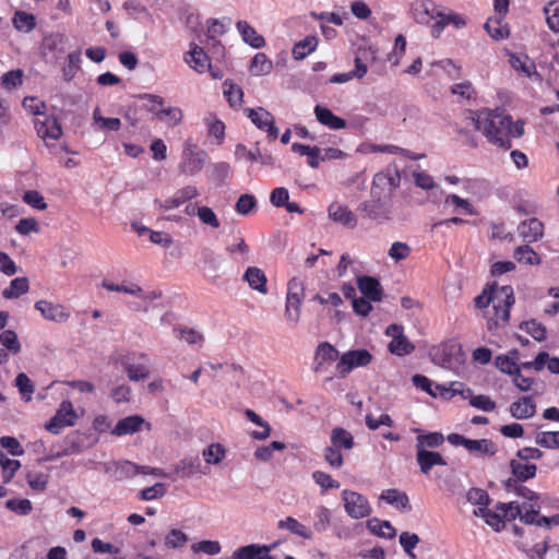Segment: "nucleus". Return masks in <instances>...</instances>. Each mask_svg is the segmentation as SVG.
<instances>
[{
    "mask_svg": "<svg viewBox=\"0 0 559 559\" xmlns=\"http://www.w3.org/2000/svg\"><path fill=\"white\" fill-rule=\"evenodd\" d=\"M174 472L188 478L200 474L202 473L200 459L198 456L185 457L175 465Z\"/></svg>",
    "mask_w": 559,
    "mask_h": 559,
    "instance_id": "obj_29",
    "label": "nucleus"
},
{
    "mask_svg": "<svg viewBox=\"0 0 559 559\" xmlns=\"http://www.w3.org/2000/svg\"><path fill=\"white\" fill-rule=\"evenodd\" d=\"M357 286L364 297L371 301H380L383 296V289L380 282L372 276L362 275L357 278Z\"/></svg>",
    "mask_w": 559,
    "mask_h": 559,
    "instance_id": "obj_16",
    "label": "nucleus"
},
{
    "mask_svg": "<svg viewBox=\"0 0 559 559\" xmlns=\"http://www.w3.org/2000/svg\"><path fill=\"white\" fill-rule=\"evenodd\" d=\"M304 292V283L299 278L293 277L288 282L286 301L301 302L305 295Z\"/></svg>",
    "mask_w": 559,
    "mask_h": 559,
    "instance_id": "obj_57",
    "label": "nucleus"
},
{
    "mask_svg": "<svg viewBox=\"0 0 559 559\" xmlns=\"http://www.w3.org/2000/svg\"><path fill=\"white\" fill-rule=\"evenodd\" d=\"M513 476L520 481H526L536 475L535 464H522L515 460L510 462Z\"/></svg>",
    "mask_w": 559,
    "mask_h": 559,
    "instance_id": "obj_44",
    "label": "nucleus"
},
{
    "mask_svg": "<svg viewBox=\"0 0 559 559\" xmlns=\"http://www.w3.org/2000/svg\"><path fill=\"white\" fill-rule=\"evenodd\" d=\"M185 61L199 73L204 72L210 64L209 57L197 44H191L190 50L185 56Z\"/></svg>",
    "mask_w": 559,
    "mask_h": 559,
    "instance_id": "obj_20",
    "label": "nucleus"
},
{
    "mask_svg": "<svg viewBox=\"0 0 559 559\" xmlns=\"http://www.w3.org/2000/svg\"><path fill=\"white\" fill-rule=\"evenodd\" d=\"M331 444L338 449L352 450L355 445L353 435L344 428L336 427L332 429L330 436Z\"/></svg>",
    "mask_w": 559,
    "mask_h": 559,
    "instance_id": "obj_32",
    "label": "nucleus"
},
{
    "mask_svg": "<svg viewBox=\"0 0 559 559\" xmlns=\"http://www.w3.org/2000/svg\"><path fill=\"white\" fill-rule=\"evenodd\" d=\"M224 86L227 88L224 90V95L231 107H238L242 103L243 92L241 87L234 83H228L225 81Z\"/></svg>",
    "mask_w": 559,
    "mask_h": 559,
    "instance_id": "obj_54",
    "label": "nucleus"
},
{
    "mask_svg": "<svg viewBox=\"0 0 559 559\" xmlns=\"http://www.w3.org/2000/svg\"><path fill=\"white\" fill-rule=\"evenodd\" d=\"M357 211L362 218L377 225L391 221L394 214L391 199L372 194H370V199L359 203Z\"/></svg>",
    "mask_w": 559,
    "mask_h": 559,
    "instance_id": "obj_2",
    "label": "nucleus"
},
{
    "mask_svg": "<svg viewBox=\"0 0 559 559\" xmlns=\"http://www.w3.org/2000/svg\"><path fill=\"white\" fill-rule=\"evenodd\" d=\"M467 119L476 130L481 131L486 139L499 147L510 148L511 117L499 110L469 111Z\"/></svg>",
    "mask_w": 559,
    "mask_h": 559,
    "instance_id": "obj_1",
    "label": "nucleus"
},
{
    "mask_svg": "<svg viewBox=\"0 0 559 559\" xmlns=\"http://www.w3.org/2000/svg\"><path fill=\"white\" fill-rule=\"evenodd\" d=\"M495 365L500 371L510 376H513L520 369L515 360L508 355L498 356Z\"/></svg>",
    "mask_w": 559,
    "mask_h": 559,
    "instance_id": "obj_64",
    "label": "nucleus"
},
{
    "mask_svg": "<svg viewBox=\"0 0 559 559\" xmlns=\"http://www.w3.org/2000/svg\"><path fill=\"white\" fill-rule=\"evenodd\" d=\"M277 527L280 530H287L292 534L305 539H312L313 537L312 532L293 516H287L286 519L278 521Z\"/></svg>",
    "mask_w": 559,
    "mask_h": 559,
    "instance_id": "obj_31",
    "label": "nucleus"
},
{
    "mask_svg": "<svg viewBox=\"0 0 559 559\" xmlns=\"http://www.w3.org/2000/svg\"><path fill=\"white\" fill-rule=\"evenodd\" d=\"M380 499L385 501L388 504L395 506L399 510H409V499L405 492H401L397 489L384 490Z\"/></svg>",
    "mask_w": 559,
    "mask_h": 559,
    "instance_id": "obj_34",
    "label": "nucleus"
},
{
    "mask_svg": "<svg viewBox=\"0 0 559 559\" xmlns=\"http://www.w3.org/2000/svg\"><path fill=\"white\" fill-rule=\"evenodd\" d=\"M536 406L532 397L524 396L510 405V413L514 418L526 419L534 416Z\"/></svg>",
    "mask_w": 559,
    "mask_h": 559,
    "instance_id": "obj_24",
    "label": "nucleus"
},
{
    "mask_svg": "<svg viewBox=\"0 0 559 559\" xmlns=\"http://www.w3.org/2000/svg\"><path fill=\"white\" fill-rule=\"evenodd\" d=\"M530 559H559V545H549V537L543 538L542 544H537L530 552Z\"/></svg>",
    "mask_w": 559,
    "mask_h": 559,
    "instance_id": "obj_25",
    "label": "nucleus"
},
{
    "mask_svg": "<svg viewBox=\"0 0 559 559\" xmlns=\"http://www.w3.org/2000/svg\"><path fill=\"white\" fill-rule=\"evenodd\" d=\"M331 523V511L324 507L319 506L314 511L313 528L318 533H323L328 530Z\"/></svg>",
    "mask_w": 559,
    "mask_h": 559,
    "instance_id": "obj_50",
    "label": "nucleus"
},
{
    "mask_svg": "<svg viewBox=\"0 0 559 559\" xmlns=\"http://www.w3.org/2000/svg\"><path fill=\"white\" fill-rule=\"evenodd\" d=\"M0 465L3 469V483H9L16 471L20 468L21 463L16 460L9 459L0 449Z\"/></svg>",
    "mask_w": 559,
    "mask_h": 559,
    "instance_id": "obj_52",
    "label": "nucleus"
},
{
    "mask_svg": "<svg viewBox=\"0 0 559 559\" xmlns=\"http://www.w3.org/2000/svg\"><path fill=\"white\" fill-rule=\"evenodd\" d=\"M145 423L144 418L139 415L124 417L116 424L112 433L116 436L132 435L141 429Z\"/></svg>",
    "mask_w": 559,
    "mask_h": 559,
    "instance_id": "obj_22",
    "label": "nucleus"
},
{
    "mask_svg": "<svg viewBox=\"0 0 559 559\" xmlns=\"http://www.w3.org/2000/svg\"><path fill=\"white\" fill-rule=\"evenodd\" d=\"M68 41V38L66 35L60 33H55L46 36L44 38V49L56 53V58H59L61 53L66 50V44Z\"/></svg>",
    "mask_w": 559,
    "mask_h": 559,
    "instance_id": "obj_36",
    "label": "nucleus"
},
{
    "mask_svg": "<svg viewBox=\"0 0 559 559\" xmlns=\"http://www.w3.org/2000/svg\"><path fill=\"white\" fill-rule=\"evenodd\" d=\"M0 344L12 355H17L22 349L17 334L13 330H3L0 333Z\"/></svg>",
    "mask_w": 559,
    "mask_h": 559,
    "instance_id": "obj_45",
    "label": "nucleus"
},
{
    "mask_svg": "<svg viewBox=\"0 0 559 559\" xmlns=\"http://www.w3.org/2000/svg\"><path fill=\"white\" fill-rule=\"evenodd\" d=\"M200 261L204 267L214 276H217L223 264V258L210 247H203L200 250Z\"/></svg>",
    "mask_w": 559,
    "mask_h": 559,
    "instance_id": "obj_26",
    "label": "nucleus"
},
{
    "mask_svg": "<svg viewBox=\"0 0 559 559\" xmlns=\"http://www.w3.org/2000/svg\"><path fill=\"white\" fill-rule=\"evenodd\" d=\"M468 502L478 506V508H488L490 503V497L488 492L481 488L473 487L466 493Z\"/></svg>",
    "mask_w": 559,
    "mask_h": 559,
    "instance_id": "obj_56",
    "label": "nucleus"
},
{
    "mask_svg": "<svg viewBox=\"0 0 559 559\" xmlns=\"http://www.w3.org/2000/svg\"><path fill=\"white\" fill-rule=\"evenodd\" d=\"M444 442V436L441 432H428L426 435H419L416 438V450L435 449L442 445Z\"/></svg>",
    "mask_w": 559,
    "mask_h": 559,
    "instance_id": "obj_43",
    "label": "nucleus"
},
{
    "mask_svg": "<svg viewBox=\"0 0 559 559\" xmlns=\"http://www.w3.org/2000/svg\"><path fill=\"white\" fill-rule=\"evenodd\" d=\"M195 146L186 144L182 160L179 165L181 173L193 176L198 174L205 164L206 154L203 151H195Z\"/></svg>",
    "mask_w": 559,
    "mask_h": 559,
    "instance_id": "obj_9",
    "label": "nucleus"
},
{
    "mask_svg": "<svg viewBox=\"0 0 559 559\" xmlns=\"http://www.w3.org/2000/svg\"><path fill=\"white\" fill-rule=\"evenodd\" d=\"M199 195V191L194 186H187L182 189H179L173 198H169L165 200L164 202H160L158 200H155V203H157L160 207L165 210H173L176 207H179L181 204L197 198Z\"/></svg>",
    "mask_w": 559,
    "mask_h": 559,
    "instance_id": "obj_18",
    "label": "nucleus"
},
{
    "mask_svg": "<svg viewBox=\"0 0 559 559\" xmlns=\"http://www.w3.org/2000/svg\"><path fill=\"white\" fill-rule=\"evenodd\" d=\"M544 12L549 28L555 33H559V4L550 2L545 7Z\"/></svg>",
    "mask_w": 559,
    "mask_h": 559,
    "instance_id": "obj_61",
    "label": "nucleus"
},
{
    "mask_svg": "<svg viewBox=\"0 0 559 559\" xmlns=\"http://www.w3.org/2000/svg\"><path fill=\"white\" fill-rule=\"evenodd\" d=\"M435 365L449 370H456L464 362L462 346L457 343H445L431 350Z\"/></svg>",
    "mask_w": 559,
    "mask_h": 559,
    "instance_id": "obj_4",
    "label": "nucleus"
},
{
    "mask_svg": "<svg viewBox=\"0 0 559 559\" xmlns=\"http://www.w3.org/2000/svg\"><path fill=\"white\" fill-rule=\"evenodd\" d=\"M386 334L392 337L389 343V350L397 356H404L411 354L415 346L407 340L403 333V326L399 324H391L386 329Z\"/></svg>",
    "mask_w": 559,
    "mask_h": 559,
    "instance_id": "obj_10",
    "label": "nucleus"
},
{
    "mask_svg": "<svg viewBox=\"0 0 559 559\" xmlns=\"http://www.w3.org/2000/svg\"><path fill=\"white\" fill-rule=\"evenodd\" d=\"M122 365L127 371L128 378L131 381L144 380L150 374V371L145 365L133 364L130 361V357H126V359L122 361Z\"/></svg>",
    "mask_w": 559,
    "mask_h": 559,
    "instance_id": "obj_47",
    "label": "nucleus"
},
{
    "mask_svg": "<svg viewBox=\"0 0 559 559\" xmlns=\"http://www.w3.org/2000/svg\"><path fill=\"white\" fill-rule=\"evenodd\" d=\"M414 20L424 25H431L441 17L442 10L432 0H416L412 3Z\"/></svg>",
    "mask_w": 559,
    "mask_h": 559,
    "instance_id": "obj_8",
    "label": "nucleus"
},
{
    "mask_svg": "<svg viewBox=\"0 0 559 559\" xmlns=\"http://www.w3.org/2000/svg\"><path fill=\"white\" fill-rule=\"evenodd\" d=\"M401 176L395 165L377 173L372 180L370 194L391 199L393 192L400 187Z\"/></svg>",
    "mask_w": 559,
    "mask_h": 559,
    "instance_id": "obj_3",
    "label": "nucleus"
},
{
    "mask_svg": "<svg viewBox=\"0 0 559 559\" xmlns=\"http://www.w3.org/2000/svg\"><path fill=\"white\" fill-rule=\"evenodd\" d=\"M520 329L524 330L537 342L545 341L547 337L546 326L537 322L536 320H530L521 323Z\"/></svg>",
    "mask_w": 559,
    "mask_h": 559,
    "instance_id": "obj_51",
    "label": "nucleus"
},
{
    "mask_svg": "<svg viewBox=\"0 0 559 559\" xmlns=\"http://www.w3.org/2000/svg\"><path fill=\"white\" fill-rule=\"evenodd\" d=\"M465 389V384L463 382L453 381L450 382L449 385L447 384H436V390H438V393L440 397L445 400H451L455 395L463 393Z\"/></svg>",
    "mask_w": 559,
    "mask_h": 559,
    "instance_id": "obj_53",
    "label": "nucleus"
},
{
    "mask_svg": "<svg viewBox=\"0 0 559 559\" xmlns=\"http://www.w3.org/2000/svg\"><path fill=\"white\" fill-rule=\"evenodd\" d=\"M13 25L17 31L31 32L36 26L35 16L24 11H16L13 16Z\"/></svg>",
    "mask_w": 559,
    "mask_h": 559,
    "instance_id": "obj_49",
    "label": "nucleus"
},
{
    "mask_svg": "<svg viewBox=\"0 0 559 559\" xmlns=\"http://www.w3.org/2000/svg\"><path fill=\"white\" fill-rule=\"evenodd\" d=\"M416 461L424 475H428L437 465H447V461L439 452L425 449L416 450Z\"/></svg>",
    "mask_w": 559,
    "mask_h": 559,
    "instance_id": "obj_15",
    "label": "nucleus"
},
{
    "mask_svg": "<svg viewBox=\"0 0 559 559\" xmlns=\"http://www.w3.org/2000/svg\"><path fill=\"white\" fill-rule=\"evenodd\" d=\"M448 24H453L456 28H461V27L465 26L466 22H465L464 17L460 14H456V13L445 14L442 11L441 17L439 20H437V22H435L431 26V36L435 38H438Z\"/></svg>",
    "mask_w": 559,
    "mask_h": 559,
    "instance_id": "obj_23",
    "label": "nucleus"
},
{
    "mask_svg": "<svg viewBox=\"0 0 559 559\" xmlns=\"http://www.w3.org/2000/svg\"><path fill=\"white\" fill-rule=\"evenodd\" d=\"M236 27L243 41L252 48L259 49L265 45L264 37L259 35L247 21H238Z\"/></svg>",
    "mask_w": 559,
    "mask_h": 559,
    "instance_id": "obj_21",
    "label": "nucleus"
},
{
    "mask_svg": "<svg viewBox=\"0 0 559 559\" xmlns=\"http://www.w3.org/2000/svg\"><path fill=\"white\" fill-rule=\"evenodd\" d=\"M202 455L207 464L216 465L224 459L225 450L222 444L213 443L203 450Z\"/></svg>",
    "mask_w": 559,
    "mask_h": 559,
    "instance_id": "obj_55",
    "label": "nucleus"
},
{
    "mask_svg": "<svg viewBox=\"0 0 559 559\" xmlns=\"http://www.w3.org/2000/svg\"><path fill=\"white\" fill-rule=\"evenodd\" d=\"M78 416L70 401H63L57 409L55 416L45 425V428L58 435L64 427L75 425Z\"/></svg>",
    "mask_w": 559,
    "mask_h": 559,
    "instance_id": "obj_6",
    "label": "nucleus"
},
{
    "mask_svg": "<svg viewBox=\"0 0 559 559\" xmlns=\"http://www.w3.org/2000/svg\"><path fill=\"white\" fill-rule=\"evenodd\" d=\"M367 528L374 535L384 537V538H393L396 535L395 528L391 525L389 521H380L379 519H371L367 522Z\"/></svg>",
    "mask_w": 559,
    "mask_h": 559,
    "instance_id": "obj_38",
    "label": "nucleus"
},
{
    "mask_svg": "<svg viewBox=\"0 0 559 559\" xmlns=\"http://www.w3.org/2000/svg\"><path fill=\"white\" fill-rule=\"evenodd\" d=\"M338 358L337 349L328 342L320 343L314 353L312 370L320 373L326 370V364L336 361Z\"/></svg>",
    "mask_w": 559,
    "mask_h": 559,
    "instance_id": "obj_12",
    "label": "nucleus"
},
{
    "mask_svg": "<svg viewBox=\"0 0 559 559\" xmlns=\"http://www.w3.org/2000/svg\"><path fill=\"white\" fill-rule=\"evenodd\" d=\"M318 46V39L314 36H307L302 40H299L294 45L293 48V57L296 60H302L312 51L316 50Z\"/></svg>",
    "mask_w": 559,
    "mask_h": 559,
    "instance_id": "obj_39",
    "label": "nucleus"
},
{
    "mask_svg": "<svg viewBox=\"0 0 559 559\" xmlns=\"http://www.w3.org/2000/svg\"><path fill=\"white\" fill-rule=\"evenodd\" d=\"M242 278H243V281H246L249 284V286L252 289L258 290L262 294H265L267 292L266 276L261 269L255 267V266H249L246 270Z\"/></svg>",
    "mask_w": 559,
    "mask_h": 559,
    "instance_id": "obj_27",
    "label": "nucleus"
},
{
    "mask_svg": "<svg viewBox=\"0 0 559 559\" xmlns=\"http://www.w3.org/2000/svg\"><path fill=\"white\" fill-rule=\"evenodd\" d=\"M498 297L493 304L495 314L497 319L502 322H508L510 319V309L514 304V295L511 286H501L498 289Z\"/></svg>",
    "mask_w": 559,
    "mask_h": 559,
    "instance_id": "obj_13",
    "label": "nucleus"
},
{
    "mask_svg": "<svg viewBox=\"0 0 559 559\" xmlns=\"http://www.w3.org/2000/svg\"><path fill=\"white\" fill-rule=\"evenodd\" d=\"M342 499L345 511L352 519L367 518L372 511L367 498L356 491L343 490Z\"/></svg>",
    "mask_w": 559,
    "mask_h": 559,
    "instance_id": "obj_5",
    "label": "nucleus"
},
{
    "mask_svg": "<svg viewBox=\"0 0 559 559\" xmlns=\"http://www.w3.org/2000/svg\"><path fill=\"white\" fill-rule=\"evenodd\" d=\"M35 309L40 312V314L49 321L53 322H66L70 318V312L66 309L64 306L59 304H52L48 300H38L35 304Z\"/></svg>",
    "mask_w": 559,
    "mask_h": 559,
    "instance_id": "obj_14",
    "label": "nucleus"
},
{
    "mask_svg": "<svg viewBox=\"0 0 559 559\" xmlns=\"http://www.w3.org/2000/svg\"><path fill=\"white\" fill-rule=\"evenodd\" d=\"M419 540V536L415 533L403 532L400 535V544L411 559L416 558L413 550L418 545Z\"/></svg>",
    "mask_w": 559,
    "mask_h": 559,
    "instance_id": "obj_58",
    "label": "nucleus"
},
{
    "mask_svg": "<svg viewBox=\"0 0 559 559\" xmlns=\"http://www.w3.org/2000/svg\"><path fill=\"white\" fill-rule=\"evenodd\" d=\"M313 112H314V116L317 118V120L332 129V130H342L344 128H346V120L334 115L332 112V110H330L329 108L324 107V106H321V105H317L313 109Z\"/></svg>",
    "mask_w": 559,
    "mask_h": 559,
    "instance_id": "obj_19",
    "label": "nucleus"
},
{
    "mask_svg": "<svg viewBox=\"0 0 559 559\" xmlns=\"http://www.w3.org/2000/svg\"><path fill=\"white\" fill-rule=\"evenodd\" d=\"M273 69V62L263 52H258L253 56L250 62L249 70L255 76L266 75Z\"/></svg>",
    "mask_w": 559,
    "mask_h": 559,
    "instance_id": "obj_35",
    "label": "nucleus"
},
{
    "mask_svg": "<svg viewBox=\"0 0 559 559\" xmlns=\"http://www.w3.org/2000/svg\"><path fill=\"white\" fill-rule=\"evenodd\" d=\"M328 215L334 223L341 224L346 228L354 229L357 227V215L347 205L337 201H334L329 205Z\"/></svg>",
    "mask_w": 559,
    "mask_h": 559,
    "instance_id": "obj_11",
    "label": "nucleus"
},
{
    "mask_svg": "<svg viewBox=\"0 0 559 559\" xmlns=\"http://www.w3.org/2000/svg\"><path fill=\"white\" fill-rule=\"evenodd\" d=\"M245 416L253 424L263 428L262 431L253 430L251 437L255 440H265L271 435V427L267 421L263 420L254 411L247 408Z\"/></svg>",
    "mask_w": 559,
    "mask_h": 559,
    "instance_id": "obj_42",
    "label": "nucleus"
},
{
    "mask_svg": "<svg viewBox=\"0 0 559 559\" xmlns=\"http://www.w3.org/2000/svg\"><path fill=\"white\" fill-rule=\"evenodd\" d=\"M371 360L372 355L367 349H354L341 356L336 369L340 376L344 378L354 368L366 367Z\"/></svg>",
    "mask_w": 559,
    "mask_h": 559,
    "instance_id": "obj_7",
    "label": "nucleus"
},
{
    "mask_svg": "<svg viewBox=\"0 0 559 559\" xmlns=\"http://www.w3.org/2000/svg\"><path fill=\"white\" fill-rule=\"evenodd\" d=\"M28 486L35 491H44L48 483V475L39 472H28L26 474Z\"/></svg>",
    "mask_w": 559,
    "mask_h": 559,
    "instance_id": "obj_62",
    "label": "nucleus"
},
{
    "mask_svg": "<svg viewBox=\"0 0 559 559\" xmlns=\"http://www.w3.org/2000/svg\"><path fill=\"white\" fill-rule=\"evenodd\" d=\"M245 112L251 122L260 130H264L270 122H273L272 114L263 107H258L257 109L246 108Z\"/></svg>",
    "mask_w": 559,
    "mask_h": 559,
    "instance_id": "obj_37",
    "label": "nucleus"
},
{
    "mask_svg": "<svg viewBox=\"0 0 559 559\" xmlns=\"http://www.w3.org/2000/svg\"><path fill=\"white\" fill-rule=\"evenodd\" d=\"M527 57L522 58L521 56H518L515 53H511L510 56V64L511 67L525 74L526 76L531 78L533 75L539 76V74L535 70V64L533 61L526 62Z\"/></svg>",
    "mask_w": 559,
    "mask_h": 559,
    "instance_id": "obj_48",
    "label": "nucleus"
},
{
    "mask_svg": "<svg viewBox=\"0 0 559 559\" xmlns=\"http://www.w3.org/2000/svg\"><path fill=\"white\" fill-rule=\"evenodd\" d=\"M504 16L495 15L489 17L485 23L484 27L487 33L496 40L507 38L509 36V27L503 24Z\"/></svg>",
    "mask_w": 559,
    "mask_h": 559,
    "instance_id": "obj_30",
    "label": "nucleus"
},
{
    "mask_svg": "<svg viewBox=\"0 0 559 559\" xmlns=\"http://www.w3.org/2000/svg\"><path fill=\"white\" fill-rule=\"evenodd\" d=\"M81 51L75 50L68 55L67 63L62 68V75L64 81L70 82L74 79L79 70L81 69Z\"/></svg>",
    "mask_w": 559,
    "mask_h": 559,
    "instance_id": "obj_40",
    "label": "nucleus"
},
{
    "mask_svg": "<svg viewBox=\"0 0 559 559\" xmlns=\"http://www.w3.org/2000/svg\"><path fill=\"white\" fill-rule=\"evenodd\" d=\"M29 288L28 278L25 276L15 277L11 281L10 286L2 292L5 299L19 298L27 293Z\"/></svg>",
    "mask_w": 559,
    "mask_h": 559,
    "instance_id": "obj_41",
    "label": "nucleus"
},
{
    "mask_svg": "<svg viewBox=\"0 0 559 559\" xmlns=\"http://www.w3.org/2000/svg\"><path fill=\"white\" fill-rule=\"evenodd\" d=\"M174 332L179 338L185 340L190 345H201L203 342V335L190 328H175Z\"/></svg>",
    "mask_w": 559,
    "mask_h": 559,
    "instance_id": "obj_60",
    "label": "nucleus"
},
{
    "mask_svg": "<svg viewBox=\"0 0 559 559\" xmlns=\"http://www.w3.org/2000/svg\"><path fill=\"white\" fill-rule=\"evenodd\" d=\"M466 450L471 453H476L479 456H492L498 452V447L489 439H468L466 442Z\"/></svg>",
    "mask_w": 559,
    "mask_h": 559,
    "instance_id": "obj_28",
    "label": "nucleus"
},
{
    "mask_svg": "<svg viewBox=\"0 0 559 559\" xmlns=\"http://www.w3.org/2000/svg\"><path fill=\"white\" fill-rule=\"evenodd\" d=\"M519 235L527 242H535L544 236V224L538 218L523 221L518 226Z\"/></svg>",
    "mask_w": 559,
    "mask_h": 559,
    "instance_id": "obj_17",
    "label": "nucleus"
},
{
    "mask_svg": "<svg viewBox=\"0 0 559 559\" xmlns=\"http://www.w3.org/2000/svg\"><path fill=\"white\" fill-rule=\"evenodd\" d=\"M473 514L477 518L484 519L486 524L496 532H501L504 528L502 515L488 508H477L473 511Z\"/></svg>",
    "mask_w": 559,
    "mask_h": 559,
    "instance_id": "obj_33",
    "label": "nucleus"
},
{
    "mask_svg": "<svg viewBox=\"0 0 559 559\" xmlns=\"http://www.w3.org/2000/svg\"><path fill=\"white\" fill-rule=\"evenodd\" d=\"M323 456L325 462L333 468H341L344 464L341 451L332 444L324 448Z\"/></svg>",
    "mask_w": 559,
    "mask_h": 559,
    "instance_id": "obj_63",
    "label": "nucleus"
},
{
    "mask_svg": "<svg viewBox=\"0 0 559 559\" xmlns=\"http://www.w3.org/2000/svg\"><path fill=\"white\" fill-rule=\"evenodd\" d=\"M536 443L547 449H559V431H543L537 433Z\"/></svg>",
    "mask_w": 559,
    "mask_h": 559,
    "instance_id": "obj_59",
    "label": "nucleus"
},
{
    "mask_svg": "<svg viewBox=\"0 0 559 559\" xmlns=\"http://www.w3.org/2000/svg\"><path fill=\"white\" fill-rule=\"evenodd\" d=\"M513 257L520 263H525L530 265L540 263L539 255L528 245H522L516 247Z\"/></svg>",
    "mask_w": 559,
    "mask_h": 559,
    "instance_id": "obj_46",
    "label": "nucleus"
}]
</instances>
